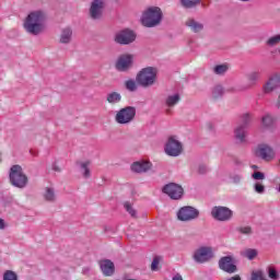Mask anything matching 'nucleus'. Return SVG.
I'll return each instance as SVG.
<instances>
[{
    "label": "nucleus",
    "mask_w": 280,
    "mask_h": 280,
    "mask_svg": "<svg viewBox=\"0 0 280 280\" xmlns=\"http://www.w3.org/2000/svg\"><path fill=\"white\" fill-rule=\"evenodd\" d=\"M45 21H47V13L43 10H36L28 13L24 20L23 26L28 34L38 36V34L45 32Z\"/></svg>",
    "instance_id": "nucleus-1"
},
{
    "label": "nucleus",
    "mask_w": 280,
    "mask_h": 280,
    "mask_svg": "<svg viewBox=\"0 0 280 280\" xmlns=\"http://www.w3.org/2000/svg\"><path fill=\"white\" fill-rule=\"evenodd\" d=\"M163 20V11L159 7H151L147 9L141 18V23L144 27H156Z\"/></svg>",
    "instance_id": "nucleus-2"
},
{
    "label": "nucleus",
    "mask_w": 280,
    "mask_h": 280,
    "mask_svg": "<svg viewBox=\"0 0 280 280\" xmlns=\"http://www.w3.org/2000/svg\"><path fill=\"white\" fill-rule=\"evenodd\" d=\"M156 68L148 67L142 69L136 77V82L148 89V86H152L154 82H156Z\"/></svg>",
    "instance_id": "nucleus-3"
},
{
    "label": "nucleus",
    "mask_w": 280,
    "mask_h": 280,
    "mask_svg": "<svg viewBox=\"0 0 280 280\" xmlns=\"http://www.w3.org/2000/svg\"><path fill=\"white\" fill-rule=\"evenodd\" d=\"M254 154L256 159H260L265 163H272L277 159V151L267 143L258 144L254 150Z\"/></svg>",
    "instance_id": "nucleus-4"
},
{
    "label": "nucleus",
    "mask_w": 280,
    "mask_h": 280,
    "mask_svg": "<svg viewBox=\"0 0 280 280\" xmlns=\"http://www.w3.org/2000/svg\"><path fill=\"white\" fill-rule=\"evenodd\" d=\"M10 180L14 187L23 189L27 185V176L23 174V167L13 165L10 171Z\"/></svg>",
    "instance_id": "nucleus-5"
},
{
    "label": "nucleus",
    "mask_w": 280,
    "mask_h": 280,
    "mask_svg": "<svg viewBox=\"0 0 280 280\" xmlns=\"http://www.w3.org/2000/svg\"><path fill=\"white\" fill-rule=\"evenodd\" d=\"M213 257H215V254L213 253V247L210 246H201L192 254V259L196 264H207L211 261Z\"/></svg>",
    "instance_id": "nucleus-6"
},
{
    "label": "nucleus",
    "mask_w": 280,
    "mask_h": 280,
    "mask_svg": "<svg viewBox=\"0 0 280 280\" xmlns=\"http://www.w3.org/2000/svg\"><path fill=\"white\" fill-rule=\"evenodd\" d=\"M136 116L137 108L132 106H127L116 113L115 121L121 125L131 124V121H135Z\"/></svg>",
    "instance_id": "nucleus-7"
},
{
    "label": "nucleus",
    "mask_w": 280,
    "mask_h": 280,
    "mask_svg": "<svg viewBox=\"0 0 280 280\" xmlns=\"http://www.w3.org/2000/svg\"><path fill=\"white\" fill-rule=\"evenodd\" d=\"M200 218V211L191 206L182 207L177 211V220L179 222H191Z\"/></svg>",
    "instance_id": "nucleus-8"
},
{
    "label": "nucleus",
    "mask_w": 280,
    "mask_h": 280,
    "mask_svg": "<svg viewBox=\"0 0 280 280\" xmlns=\"http://www.w3.org/2000/svg\"><path fill=\"white\" fill-rule=\"evenodd\" d=\"M164 152L167 156H180L183 154V143L176 137L171 136L165 143Z\"/></svg>",
    "instance_id": "nucleus-9"
},
{
    "label": "nucleus",
    "mask_w": 280,
    "mask_h": 280,
    "mask_svg": "<svg viewBox=\"0 0 280 280\" xmlns=\"http://www.w3.org/2000/svg\"><path fill=\"white\" fill-rule=\"evenodd\" d=\"M211 215L219 222H229L233 218V211L228 207L218 206L212 208Z\"/></svg>",
    "instance_id": "nucleus-10"
},
{
    "label": "nucleus",
    "mask_w": 280,
    "mask_h": 280,
    "mask_svg": "<svg viewBox=\"0 0 280 280\" xmlns=\"http://www.w3.org/2000/svg\"><path fill=\"white\" fill-rule=\"evenodd\" d=\"M135 62V57L132 55H120L116 61V70L122 73L130 71L132 69V63Z\"/></svg>",
    "instance_id": "nucleus-11"
},
{
    "label": "nucleus",
    "mask_w": 280,
    "mask_h": 280,
    "mask_svg": "<svg viewBox=\"0 0 280 280\" xmlns=\"http://www.w3.org/2000/svg\"><path fill=\"white\" fill-rule=\"evenodd\" d=\"M219 268L229 275L237 272V266L235 265V257L223 256L219 260Z\"/></svg>",
    "instance_id": "nucleus-12"
},
{
    "label": "nucleus",
    "mask_w": 280,
    "mask_h": 280,
    "mask_svg": "<svg viewBox=\"0 0 280 280\" xmlns=\"http://www.w3.org/2000/svg\"><path fill=\"white\" fill-rule=\"evenodd\" d=\"M250 121V115L244 114L242 117V124L238 126L234 131V137L238 143H245L246 141V126H248V122Z\"/></svg>",
    "instance_id": "nucleus-13"
},
{
    "label": "nucleus",
    "mask_w": 280,
    "mask_h": 280,
    "mask_svg": "<svg viewBox=\"0 0 280 280\" xmlns=\"http://www.w3.org/2000/svg\"><path fill=\"white\" fill-rule=\"evenodd\" d=\"M115 40L119 45H130V43H135V40H137V34L126 28L116 34Z\"/></svg>",
    "instance_id": "nucleus-14"
},
{
    "label": "nucleus",
    "mask_w": 280,
    "mask_h": 280,
    "mask_svg": "<svg viewBox=\"0 0 280 280\" xmlns=\"http://www.w3.org/2000/svg\"><path fill=\"white\" fill-rule=\"evenodd\" d=\"M163 194H166L172 200H180L183 198V187L178 184L171 183L163 187Z\"/></svg>",
    "instance_id": "nucleus-15"
},
{
    "label": "nucleus",
    "mask_w": 280,
    "mask_h": 280,
    "mask_svg": "<svg viewBox=\"0 0 280 280\" xmlns=\"http://www.w3.org/2000/svg\"><path fill=\"white\" fill-rule=\"evenodd\" d=\"M277 89H280V75L273 74L269 77L267 82L262 85V92L266 95H270V93H273V91H277Z\"/></svg>",
    "instance_id": "nucleus-16"
},
{
    "label": "nucleus",
    "mask_w": 280,
    "mask_h": 280,
    "mask_svg": "<svg viewBox=\"0 0 280 280\" xmlns=\"http://www.w3.org/2000/svg\"><path fill=\"white\" fill-rule=\"evenodd\" d=\"M102 14H104V0H94L90 8V16L94 21L102 19Z\"/></svg>",
    "instance_id": "nucleus-17"
},
{
    "label": "nucleus",
    "mask_w": 280,
    "mask_h": 280,
    "mask_svg": "<svg viewBox=\"0 0 280 280\" xmlns=\"http://www.w3.org/2000/svg\"><path fill=\"white\" fill-rule=\"evenodd\" d=\"M152 170V162L150 161H138L131 164V171L136 174H145Z\"/></svg>",
    "instance_id": "nucleus-18"
},
{
    "label": "nucleus",
    "mask_w": 280,
    "mask_h": 280,
    "mask_svg": "<svg viewBox=\"0 0 280 280\" xmlns=\"http://www.w3.org/2000/svg\"><path fill=\"white\" fill-rule=\"evenodd\" d=\"M100 267L105 277H112V275H115V264L109 259L101 260Z\"/></svg>",
    "instance_id": "nucleus-19"
},
{
    "label": "nucleus",
    "mask_w": 280,
    "mask_h": 280,
    "mask_svg": "<svg viewBox=\"0 0 280 280\" xmlns=\"http://www.w3.org/2000/svg\"><path fill=\"white\" fill-rule=\"evenodd\" d=\"M247 89H253V86H257L259 80H261V72L252 71L247 73Z\"/></svg>",
    "instance_id": "nucleus-20"
},
{
    "label": "nucleus",
    "mask_w": 280,
    "mask_h": 280,
    "mask_svg": "<svg viewBox=\"0 0 280 280\" xmlns=\"http://www.w3.org/2000/svg\"><path fill=\"white\" fill-rule=\"evenodd\" d=\"M73 36V31L69 27H66L61 31L59 43L62 45H69L71 43V37Z\"/></svg>",
    "instance_id": "nucleus-21"
},
{
    "label": "nucleus",
    "mask_w": 280,
    "mask_h": 280,
    "mask_svg": "<svg viewBox=\"0 0 280 280\" xmlns=\"http://www.w3.org/2000/svg\"><path fill=\"white\" fill-rule=\"evenodd\" d=\"M186 25L187 27H190V30L195 33H198V32H202V30L205 28V25H202V23L200 22H197L196 20L194 19H189L187 22H186Z\"/></svg>",
    "instance_id": "nucleus-22"
},
{
    "label": "nucleus",
    "mask_w": 280,
    "mask_h": 280,
    "mask_svg": "<svg viewBox=\"0 0 280 280\" xmlns=\"http://www.w3.org/2000/svg\"><path fill=\"white\" fill-rule=\"evenodd\" d=\"M180 102V95L179 94H172L168 95L165 100V105L168 108H174V106H176V104H178Z\"/></svg>",
    "instance_id": "nucleus-23"
},
{
    "label": "nucleus",
    "mask_w": 280,
    "mask_h": 280,
    "mask_svg": "<svg viewBox=\"0 0 280 280\" xmlns=\"http://www.w3.org/2000/svg\"><path fill=\"white\" fill-rule=\"evenodd\" d=\"M108 104L115 105L121 102V94L119 92H110L106 96Z\"/></svg>",
    "instance_id": "nucleus-24"
},
{
    "label": "nucleus",
    "mask_w": 280,
    "mask_h": 280,
    "mask_svg": "<svg viewBox=\"0 0 280 280\" xmlns=\"http://www.w3.org/2000/svg\"><path fill=\"white\" fill-rule=\"evenodd\" d=\"M242 257H245L246 259H249V261H253L257 255H259V252L255 248H246L241 252Z\"/></svg>",
    "instance_id": "nucleus-25"
},
{
    "label": "nucleus",
    "mask_w": 280,
    "mask_h": 280,
    "mask_svg": "<svg viewBox=\"0 0 280 280\" xmlns=\"http://www.w3.org/2000/svg\"><path fill=\"white\" fill-rule=\"evenodd\" d=\"M91 161L80 163V168L84 178H91Z\"/></svg>",
    "instance_id": "nucleus-26"
},
{
    "label": "nucleus",
    "mask_w": 280,
    "mask_h": 280,
    "mask_svg": "<svg viewBox=\"0 0 280 280\" xmlns=\"http://www.w3.org/2000/svg\"><path fill=\"white\" fill-rule=\"evenodd\" d=\"M261 125L264 126V128H271V126H275V116L266 114L261 118Z\"/></svg>",
    "instance_id": "nucleus-27"
},
{
    "label": "nucleus",
    "mask_w": 280,
    "mask_h": 280,
    "mask_svg": "<svg viewBox=\"0 0 280 280\" xmlns=\"http://www.w3.org/2000/svg\"><path fill=\"white\" fill-rule=\"evenodd\" d=\"M226 71H229V65L226 63L218 65L213 68V73H215V75H224Z\"/></svg>",
    "instance_id": "nucleus-28"
},
{
    "label": "nucleus",
    "mask_w": 280,
    "mask_h": 280,
    "mask_svg": "<svg viewBox=\"0 0 280 280\" xmlns=\"http://www.w3.org/2000/svg\"><path fill=\"white\" fill-rule=\"evenodd\" d=\"M223 95H224V88H222V85H215L212 89L213 100H218L219 97H222Z\"/></svg>",
    "instance_id": "nucleus-29"
},
{
    "label": "nucleus",
    "mask_w": 280,
    "mask_h": 280,
    "mask_svg": "<svg viewBox=\"0 0 280 280\" xmlns=\"http://www.w3.org/2000/svg\"><path fill=\"white\" fill-rule=\"evenodd\" d=\"M44 198L48 202H54V200H56V192L52 190V188H46Z\"/></svg>",
    "instance_id": "nucleus-30"
},
{
    "label": "nucleus",
    "mask_w": 280,
    "mask_h": 280,
    "mask_svg": "<svg viewBox=\"0 0 280 280\" xmlns=\"http://www.w3.org/2000/svg\"><path fill=\"white\" fill-rule=\"evenodd\" d=\"M267 273H268L269 279L279 280V271H277V269L275 267H272V266L268 267Z\"/></svg>",
    "instance_id": "nucleus-31"
},
{
    "label": "nucleus",
    "mask_w": 280,
    "mask_h": 280,
    "mask_svg": "<svg viewBox=\"0 0 280 280\" xmlns=\"http://www.w3.org/2000/svg\"><path fill=\"white\" fill-rule=\"evenodd\" d=\"M125 86L127 91H130L131 93H135L137 91V81L130 79L125 82Z\"/></svg>",
    "instance_id": "nucleus-32"
},
{
    "label": "nucleus",
    "mask_w": 280,
    "mask_h": 280,
    "mask_svg": "<svg viewBox=\"0 0 280 280\" xmlns=\"http://www.w3.org/2000/svg\"><path fill=\"white\" fill-rule=\"evenodd\" d=\"M184 8H196L201 0H180Z\"/></svg>",
    "instance_id": "nucleus-33"
},
{
    "label": "nucleus",
    "mask_w": 280,
    "mask_h": 280,
    "mask_svg": "<svg viewBox=\"0 0 280 280\" xmlns=\"http://www.w3.org/2000/svg\"><path fill=\"white\" fill-rule=\"evenodd\" d=\"M124 208L129 213V215H131V218H137V210L132 208V205H130V202L126 201L124 203Z\"/></svg>",
    "instance_id": "nucleus-34"
},
{
    "label": "nucleus",
    "mask_w": 280,
    "mask_h": 280,
    "mask_svg": "<svg viewBox=\"0 0 280 280\" xmlns=\"http://www.w3.org/2000/svg\"><path fill=\"white\" fill-rule=\"evenodd\" d=\"M252 280H268L261 270H255L252 272Z\"/></svg>",
    "instance_id": "nucleus-35"
},
{
    "label": "nucleus",
    "mask_w": 280,
    "mask_h": 280,
    "mask_svg": "<svg viewBox=\"0 0 280 280\" xmlns=\"http://www.w3.org/2000/svg\"><path fill=\"white\" fill-rule=\"evenodd\" d=\"M3 280H19V276H16V272L12 270H7L3 273Z\"/></svg>",
    "instance_id": "nucleus-36"
},
{
    "label": "nucleus",
    "mask_w": 280,
    "mask_h": 280,
    "mask_svg": "<svg viewBox=\"0 0 280 280\" xmlns=\"http://www.w3.org/2000/svg\"><path fill=\"white\" fill-rule=\"evenodd\" d=\"M279 43H280V35L272 36L267 40L268 47H277Z\"/></svg>",
    "instance_id": "nucleus-37"
},
{
    "label": "nucleus",
    "mask_w": 280,
    "mask_h": 280,
    "mask_svg": "<svg viewBox=\"0 0 280 280\" xmlns=\"http://www.w3.org/2000/svg\"><path fill=\"white\" fill-rule=\"evenodd\" d=\"M254 191H256V194H265L266 192V186H264V184L257 182L254 185Z\"/></svg>",
    "instance_id": "nucleus-38"
},
{
    "label": "nucleus",
    "mask_w": 280,
    "mask_h": 280,
    "mask_svg": "<svg viewBox=\"0 0 280 280\" xmlns=\"http://www.w3.org/2000/svg\"><path fill=\"white\" fill-rule=\"evenodd\" d=\"M159 264H161V257L155 256L152 260V264H151V270L153 272H156V270H159Z\"/></svg>",
    "instance_id": "nucleus-39"
},
{
    "label": "nucleus",
    "mask_w": 280,
    "mask_h": 280,
    "mask_svg": "<svg viewBox=\"0 0 280 280\" xmlns=\"http://www.w3.org/2000/svg\"><path fill=\"white\" fill-rule=\"evenodd\" d=\"M238 233H241L242 235H253V228L241 226V228H238Z\"/></svg>",
    "instance_id": "nucleus-40"
},
{
    "label": "nucleus",
    "mask_w": 280,
    "mask_h": 280,
    "mask_svg": "<svg viewBox=\"0 0 280 280\" xmlns=\"http://www.w3.org/2000/svg\"><path fill=\"white\" fill-rule=\"evenodd\" d=\"M252 178L254 180H265L266 179V174H264L262 172H254L252 174Z\"/></svg>",
    "instance_id": "nucleus-41"
},
{
    "label": "nucleus",
    "mask_w": 280,
    "mask_h": 280,
    "mask_svg": "<svg viewBox=\"0 0 280 280\" xmlns=\"http://www.w3.org/2000/svg\"><path fill=\"white\" fill-rule=\"evenodd\" d=\"M207 172H209L207 165L200 164L197 168V174H207Z\"/></svg>",
    "instance_id": "nucleus-42"
},
{
    "label": "nucleus",
    "mask_w": 280,
    "mask_h": 280,
    "mask_svg": "<svg viewBox=\"0 0 280 280\" xmlns=\"http://www.w3.org/2000/svg\"><path fill=\"white\" fill-rule=\"evenodd\" d=\"M231 179H232V183H234L235 185H237V184L241 183L242 176H240V175H233V176L231 177Z\"/></svg>",
    "instance_id": "nucleus-43"
},
{
    "label": "nucleus",
    "mask_w": 280,
    "mask_h": 280,
    "mask_svg": "<svg viewBox=\"0 0 280 280\" xmlns=\"http://www.w3.org/2000/svg\"><path fill=\"white\" fill-rule=\"evenodd\" d=\"M228 280H242V277H240V275H235L234 277H231Z\"/></svg>",
    "instance_id": "nucleus-44"
},
{
    "label": "nucleus",
    "mask_w": 280,
    "mask_h": 280,
    "mask_svg": "<svg viewBox=\"0 0 280 280\" xmlns=\"http://www.w3.org/2000/svg\"><path fill=\"white\" fill-rule=\"evenodd\" d=\"M173 280H183V276H180V273H177L173 277Z\"/></svg>",
    "instance_id": "nucleus-45"
},
{
    "label": "nucleus",
    "mask_w": 280,
    "mask_h": 280,
    "mask_svg": "<svg viewBox=\"0 0 280 280\" xmlns=\"http://www.w3.org/2000/svg\"><path fill=\"white\" fill-rule=\"evenodd\" d=\"M0 229H5V221L0 219Z\"/></svg>",
    "instance_id": "nucleus-46"
},
{
    "label": "nucleus",
    "mask_w": 280,
    "mask_h": 280,
    "mask_svg": "<svg viewBox=\"0 0 280 280\" xmlns=\"http://www.w3.org/2000/svg\"><path fill=\"white\" fill-rule=\"evenodd\" d=\"M170 113H172V109H166V115H170Z\"/></svg>",
    "instance_id": "nucleus-47"
},
{
    "label": "nucleus",
    "mask_w": 280,
    "mask_h": 280,
    "mask_svg": "<svg viewBox=\"0 0 280 280\" xmlns=\"http://www.w3.org/2000/svg\"><path fill=\"white\" fill-rule=\"evenodd\" d=\"M277 189H278V191L280 192V184L278 185V188H277Z\"/></svg>",
    "instance_id": "nucleus-48"
},
{
    "label": "nucleus",
    "mask_w": 280,
    "mask_h": 280,
    "mask_svg": "<svg viewBox=\"0 0 280 280\" xmlns=\"http://www.w3.org/2000/svg\"><path fill=\"white\" fill-rule=\"evenodd\" d=\"M253 168H254V170H257V165H254Z\"/></svg>",
    "instance_id": "nucleus-49"
},
{
    "label": "nucleus",
    "mask_w": 280,
    "mask_h": 280,
    "mask_svg": "<svg viewBox=\"0 0 280 280\" xmlns=\"http://www.w3.org/2000/svg\"><path fill=\"white\" fill-rule=\"evenodd\" d=\"M241 1H250V0H241Z\"/></svg>",
    "instance_id": "nucleus-50"
}]
</instances>
